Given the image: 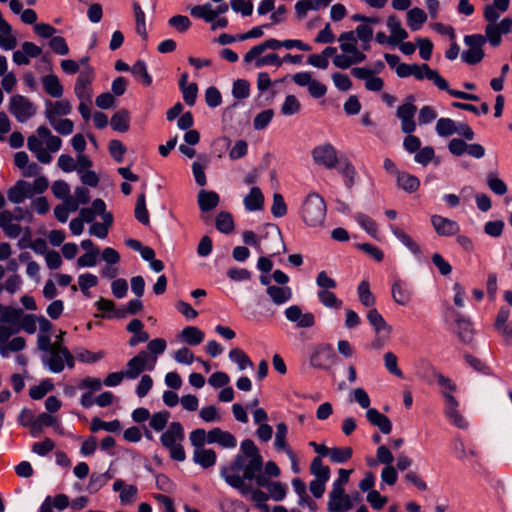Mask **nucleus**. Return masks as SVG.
<instances>
[{"mask_svg":"<svg viewBox=\"0 0 512 512\" xmlns=\"http://www.w3.org/2000/svg\"><path fill=\"white\" fill-rule=\"evenodd\" d=\"M262 470L263 458L258 447L251 439H245L241 442L240 453L230 466L221 469L220 475L229 486L237 489L241 495H246L252 481L257 486L267 484V477Z\"/></svg>","mask_w":512,"mask_h":512,"instance_id":"obj_1","label":"nucleus"},{"mask_svg":"<svg viewBox=\"0 0 512 512\" xmlns=\"http://www.w3.org/2000/svg\"><path fill=\"white\" fill-rule=\"evenodd\" d=\"M20 308L4 307L0 314V355L8 358L11 353L22 351L26 341L21 336H15L20 332Z\"/></svg>","mask_w":512,"mask_h":512,"instance_id":"obj_2","label":"nucleus"},{"mask_svg":"<svg viewBox=\"0 0 512 512\" xmlns=\"http://www.w3.org/2000/svg\"><path fill=\"white\" fill-rule=\"evenodd\" d=\"M61 146V138L53 135L46 126L38 127L35 134L30 135L27 139L28 149L43 164L50 163L52 161L51 153L58 152Z\"/></svg>","mask_w":512,"mask_h":512,"instance_id":"obj_3","label":"nucleus"},{"mask_svg":"<svg viewBox=\"0 0 512 512\" xmlns=\"http://www.w3.org/2000/svg\"><path fill=\"white\" fill-rule=\"evenodd\" d=\"M338 41L342 54L333 58V65L339 69H348L353 65L366 60V54L357 47L358 38L354 31H346L340 34Z\"/></svg>","mask_w":512,"mask_h":512,"instance_id":"obj_4","label":"nucleus"},{"mask_svg":"<svg viewBox=\"0 0 512 512\" xmlns=\"http://www.w3.org/2000/svg\"><path fill=\"white\" fill-rule=\"evenodd\" d=\"M411 76L417 80L427 79L432 81L438 89L448 92L455 98L469 101L479 100V97L475 94L450 89L448 82L438 73V71L431 69L427 64H412Z\"/></svg>","mask_w":512,"mask_h":512,"instance_id":"obj_5","label":"nucleus"},{"mask_svg":"<svg viewBox=\"0 0 512 512\" xmlns=\"http://www.w3.org/2000/svg\"><path fill=\"white\" fill-rule=\"evenodd\" d=\"M326 210L324 199L317 193H309L301 206V219L308 227H320L325 221Z\"/></svg>","mask_w":512,"mask_h":512,"instance_id":"obj_6","label":"nucleus"},{"mask_svg":"<svg viewBox=\"0 0 512 512\" xmlns=\"http://www.w3.org/2000/svg\"><path fill=\"white\" fill-rule=\"evenodd\" d=\"M184 438V429L180 422H171L160 437L162 446L169 451L170 457L178 462H182L186 458L182 445Z\"/></svg>","mask_w":512,"mask_h":512,"instance_id":"obj_7","label":"nucleus"},{"mask_svg":"<svg viewBox=\"0 0 512 512\" xmlns=\"http://www.w3.org/2000/svg\"><path fill=\"white\" fill-rule=\"evenodd\" d=\"M42 363L50 372L61 373L65 366L69 369L74 368L75 359L67 347L60 341H54V348L43 354Z\"/></svg>","mask_w":512,"mask_h":512,"instance_id":"obj_8","label":"nucleus"},{"mask_svg":"<svg viewBox=\"0 0 512 512\" xmlns=\"http://www.w3.org/2000/svg\"><path fill=\"white\" fill-rule=\"evenodd\" d=\"M354 498H359L358 493L354 497L345 492V488H331L328 494L327 510L329 512H348L354 507Z\"/></svg>","mask_w":512,"mask_h":512,"instance_id":"obj_9","label":"nucleus"},{"mask_svg":"<svg viewBox=\"0 0 512 512\" xmlns=\"http://www.w3.org/2000/svg\"><path fill=\"white\" fill-rule=\"evenodd\" d=\"M155 365L156 357H150L147 351H140L127 362L126 370L124 371L125 377L127 379H136L143 371L154 370Z\"/></svg>","mask_w":512,"mask_h":512,"instance_id":"obj_10","label":"nucleus"},{"mask_svg":"<svg viewBox=\"0 0 512 512\" xmlns=\"http://www.w3.org/2000/svg\"><path fill=\"white\" fill-rule=\"evenodd\" d=\"M464 42L469 48L462 53V60L470 65L479 63L484 57L482 46L486 42L485 37L481 34L467 35Z\"/></svg>","mask_w":512,"mask_h":512,"instance_id":"obj_11","label":"nucleus"},{"mask_svg":"<svg viewBox=\"0 0 512 512\" xmlns=\"http://www.w3.org/2000/svg\"><path fill=\"white\" fill-rule=\"evenodd\" d=\"M417 107L414 105V97L408 96L405 101L397 108L396 116L401 122V130L403 133L411 134L416 130V122L414 120Z\"/></svg>","mask_w":512,"mask_h":512,"instance_id":"obj_12","label":"nucleus"},{"mask_svg":"<svg viewBox=\"0 0 512 512\" xmlns=\"http://www.w3.org/2000/svg\"><path fill=\"white\" fill-rule=\"evenodd\" d=\"M94 79L95 70L93 67H87L79 73L74 86V93L79 101L92 100Z\"/></svg>","mask_w":512,"mask_h":512,"instance_id":"obj_13","label":"nucleus"},{"mask_svg":"<svg viewBox=\"0 0 512 512\" xmlns=\"http://www.w3.org/2000/svg\"><path fill=\"white\" fill-rule=\"evenodd\" d=\"M9 111L19 122H26L36 114V107L25 96L14 95L9 101Z\"/></svg>","mask_w":512,"mask_h":512,"instance_id":"obj_14","label":"nucleus"},{"mask_svg":"<svg viewBox=\"0 0 512 512\" xmlns=\"http://www.w3.org/2000/svg\"><path fill=\"white\" fill-rule=\"evenodd\" d=\"M335 358L332 346L322 343L312 347L309 361L314 368L328 369L334 363Z\"/></svg>","mask_w":512,"mask_h":512,"instance_id":"obj_15","label":"nucleus"},{"mask_svg":"<svg viewBox=\"0 0 512 512\" xmlns=\"http://www.w3.org/2000/svg\"><path fill=\"white\" fill-rule=\"evenodd\" d=\"M312 158L317 165L327 169H333L338 163V155L334 146L330 143L320 144L313 148Z\"/></svg>","mask_w":512,"mask_h":512,"instance_id":"obj_16","label":"nucleus"},{"mask_svg":"<svg viewBox=\"0 0 512 512\" xmlns=\"http://www.w3.org/2000/svg\"><path fill=\"white\" fill-rule=\"evenodd\" d=\"M353 77L364 81V87L368 91L380 92L384 87V80L375 75L368 67H353L351 69Z\"/></svg>","mask_w":512,"mask_h":512,"instance_id":"obj_17","label":"nucleus"},{"mask_svg":"<svg viewBox=\"0 0 512 512\" xmlns=\"http://www.w3.org/2000/svg\"><path fill=\"white\" fill-rule=\"evenodd\" d=\"M512 29V19L504 18L500 23L488 24L485 28V39L492 46L497 47L501 43L502 34H508Z\"/></svg>","mask_w":512,"mask_h":512,"instance_id":"obj_18","label":"nucleus"},{"mask_svg":"<svg viewBox=\"0 0 512 512\" xmlns=\"http://www.w3.org/2000/svg\"><path fill=\"white\" fill-rule=\"evenodd\" d=\"M444 403V414L449 422L460 429L467 428V422L458 410L459 403L455 397L446 393Z\"/></svg>","mask_w":512,"mask_h":512,"instance_id":"obj_19","label":"nucleus"},{"mask_svg":"<svg viewBox=\"0 0 512 512\" xmlns=\"http://www.w3.org/2000/svg\"><path fill=\"white\" fill-rule=\"evenodd\" d=\"M446 320L454 323V330L458 333L459 338L463 342H470L473 337V329L469 320L464 317L454 314L452 311L447 313Z\"/></svg>","mask_w":512,"mask_h":512,"instance_id":"obj_20","label":"nucleus"},{"mask_svg":"<svg viewBox=\"0 0 512 512\" xmlns=\"http://www.w3.org/2000/svg\"><path fill=\"white\" fill-rule=\"evenodd\" d=\"M286 318L295 323L298 328H310L315 324V317L312 313H303L299 306L292 305L285 310Z\"/></svg>","mask_w":512,"mask_h":512,"instance_id":"obj_21","label":"nucleus"},{"mask_svg":"<svg viewBox=\"0 0 512 512\" xmlns=\"http://www.w3.org/2000/svg\"><path fill=\"white\" fill-rule=\"evenodd\" d=\"M72 107L68 100L62 99L58 101L47 100L45 102V117L48 122L67 116L71 113Z\"/></svg>","mask_w":512,"mask_h":512,"instance_id":"obj_22","label":"nucleus"},{"mask_svg":"<svg viewBox=\"0 0 512 512\" xmlns=\"http://www.w3.org/2000/svg\"><path fill=\"white\" fill-rule=\"evenodd\" d=\"M431 224L439 236H453L460 231V226L456 221L440 215H432Z\"/></svg>","mask_w":512,"mask_h":512,"instance_id":"obj_23","label":"nucleus"},{"mask_svg":"<svg viewBox=\"0 0 512 512\" xmlns=\"http://www.w3.org/2000/svg\"><path fill=\"white\" fill-rule=\"evenodd\" d=\"M208 444H218L223 448L232 449L237 446V439L235 436L220 428H213L208 432Z\"/></svg>","mask_w":512,"mask_h":512,"instance_id":"obj_24","label":"nucleus"},{"mask_svg":"<svg viewBox=\"0 0 512 512\" xmlns=\"http://www.w3.org/2000/svg\"><path fill=\"white\" fill-rule=\"evenodd\" d=\"M273 448L276 452L288 454L293 452V448L288 443V426L285 422H279L275 426Z\"/></svg>","mask_w":512,"mask_h":512,"instance_id":"obj_25","label":"nucleus"},{"mask_svg":"<svg viewBox=\"0 0 512 512\" xmlns=\"http://www.w3.org/2000/svg\"><path fill=\"white\" fill-rule=\"evenodd\" d=\"M33 196L30 183L24 180L17 181L7 192L8 200L15 204H20L26 198H32Z\"/></svg>","mask_w":512,"mask_h":512,"instance_id":"obj_26","label":"nucleus"},{"mask_svg":"<svg viewBox=\"0 0 512 512\" xmlns=\"http://www.w3.org/2000/svg\"><path fill=\"white\" fill-rule=\"evenodd\" d=\"M283 47L282 41L277 39H267L255 46H253L243 57L245 63L253 62L258 56L264 53L267 49L277 50Z\"/></svg>","mask_w":512,"mask_h":512,"instance_id":"obj_27","label":"nucleus"},{"mask_svg":"<svg viewBox=\"0 0 512 512\" xmlns=\"http://www.w3.org/2000/svg\"><path fill=\"white\" fill-rule=\"evenodd\" d=\"M113 490L119 492V499L123 505L132 504L138 495V488L135 485H127L121 479L113 483Z\"/></svg>","mask_w":512,"mask_h":512,"instance_id":"obj_28","label":"nucleus"},{"mask_svg":"<svg viewBox=\"0 0 512 512\" xmlns=\"http://www.w3.org/2000/svg\"><path fill=\"white\" fill-rule=\"evenodd\" d=\"M0 228L11 239L17 238L21 234V226L15 223L12 212L8 210L0 212Z\"/></svg>","mask_w":512,"mask_h":512,"instance_id":"obj_29","label":"nucleus"},{"mask_svg":"<svg viewBox=\"0 0 512 512\" xmlns=\"http://www.w3.org/2000/svg\"><path fill=\"white\" fill-rule=\"evenodd\" d=\"M366 417H367L368 421L372 425L377 426L383 434H389L391 432V430H392L391 421L389 420V418L387 416L380 413L377 409L369 408L366 411Z\"/></svg>","mask_w":512,"mask_h":512,"instance_id":"obj_30","label":"nucleus"},{"mask_svg":"<svg viewBox=\"0 0 512 512\" xmlns=\"http://www.w3.org/2000/svg\"><path fill=\"white\" fill-rule=\"evenodd\" d=\"M387 26L390 31L389 44L396 45L408 37V33L402 27L400 20L395 16H389Z\"/></svg>","mask_w":512,"mask_h":512,"instance_id":"obj_31","label":"nucleus"},{"mask_svg":"<svg viewBox=\"0 0 512 512\" xmlns=\"http://www.w3.org/2000/svg\"><path fill=\"white\" fill-rule=\"evenodd\" d=\"M54 427L56 430L59 428L57 417L50 413H41L31 424V433L35 437L42 432L44 427Z\"/></svg>","mask_w":512,"mask_h":512,"instance_id":"obj_32","label":"nucleus"},{"mask_svg":"<svg viewBox=\"0 0 512 512\" xmlns=\"http://www.w3.org/2000/svg\"><path fill=\"white\" fill-rule=\"evenodd\" d=\"M179 338L187 345L197 346L203 342L205 335L196 326H186L181 330Z\"/></svg>","mask_w":512,"mask_h":512,"instance_id":"obj_33","label":"nucleus"},{"mask_svg":"<svg viewBox=\"0 0 512 512\" xmlns=\"http://www.w3.org/2000/svg\"><path fill=\"white\" fill-rule=\"evenodd\" d=\"M367 319L373 326L376 334L380 335L381 333H384L386 334V338L389 337V334L392 331V327L385 321V319L377 310H370L367 314Z\"/></svg>","mask_w":512,"mask_h":512,"instance_id":"obj_34","label":"nucleus"},{"mask_svg":"<svg viewBox=\"0 0 512 512\" xmlns=\"http://www.w3.org/2000/svg\"><path fill=\"white\" fill-rule=\"evenodd\" d=\"M216 459V453L212 449H194L193 461L204 469L214 466Z\"/></svg>","mask_w":512,"mask_h":512,"instance_id":"obj_35","label":"nucleus"},{"mask_svg":"<svg viewBox=\"0 0 512 512\" xmlns=\"http://www.w3.org/2000/svg\"><path fill=\"white\" fill-rule=\"evenodd\" d=\"M244 206L248 211H257L263 209L264 196L260 188L253 187L244 198Z\"/></svg>","mask_w":512,"mask_h":512,"instance_id":"obj_36","label":"nucleus"},{"mask_svg":"<svg viewBox=\"0 0 512 512\" xmlns=\"http://www.w3.org/2000/svg\"><path fill=\"white\" fill-rule=\"evenodd\" d=\"M42 85L45 92L54 98H60L63 95V86L59 78L54 74L46 75L42 78Z\"/></svg>","mask_w":512,"mask_h":512,"instance_id":"obj_37","label":"nucleus"},{"mask_svg":"<svg viewBox=\"0 0 512 512\" xmlns=\"http://www.w3.org/2000/svg\"><path fill=\"white\" fill-rule=\"evenodd\" d=\"M219 195L214 191L201 190L198 194V205L201 211L207 212L219 204Z\"/></svg>","mask_w":512,"mask_h":512,"instance_id":"obj_38","label":"nucleus"},{"mask_svg":"<svg viewBox=\"0 0 512 512\" xmlns=\"http://www.w3.org/2000/svg\"><path fill=\"white\" fill-rule=\"evenodd\" d=\"M190 14L195 18L204 20L207 23H212L217 18L215 10L210 3L192 6L190 8Z\"/></svg>","mask_w":512,"mask_h":512,"instance_id":"obj_39","label":"nucleus"},{"mask_svg":"<svg viewBox=\"0 0 512 512\" xmlns=\"http://www.w3.org/2000/svg\"><path fill=\"white\" fill-rule=\"evenodd\" d=\"M391 231L394 236L405 246L407 247L413 254L420 255L421 248L416 241H414L404 230L397 226H391Z\"/></svg>","mask_w":512,"mask_h":512,"instance_id":"obj_40","label":"nucleus"},{"mask_svg":"<svg viewBox=\"0 0 512 512\" xmlns=\"http://www.w3.org/2000/svg\"><path fill=\"white\" fill-rule=\"evenodd\" d=\"M397 185L408 193H413L418 190L420 186V180L407 172H400L397 176Z\"/></svg>","mask_w":512,"mask_h":512,"instance_id":"obj_41","label":"nucleus"},{"mask_svg":"<svg viewBox=\"0 0 512 512\" xmlns=\"http://www.w3.org/2000/svg\"><path fill=\"white\" fill-rule=\"evenodd\" d=\"M427 20V14L423 9L415 7L407 12V25L412 31L419 30Z\"/></svg>","mask_w":512,"mask_h":512,"instance_id":"obj_42","label":"nucleus"},{"mask_svg":"<svg viewBox=\"0 0 512 512\" xmlns=\"http://www.w3.org/2000/svg\"><path fill=\"white\" fill-rule=\"evenodd\" d=\"M131 73L137 81L148 87L152 84V77L148 72L147 65L144 61L138 60L131 67Z\"/></svg>","mask_w":512,"mask_h":512,"instance_id":"obj_43","label":"nucleus"},{"mask_svg":"<svg viewBox=\"0 0 512 512\" xmlns=\"http://www.w3.org/2000/svg\"><path fill=\"white\" fill-rule=\"evenodd\" d=\"M90 430L92 432H98L100 430H104L111 433L120 432L121 423L119 420L115 419L112 421H103L98 417H94L91 420Z\"/></svg>","mask_w":512,"mask_h":512,"instance_id":"obj_44","label":"nucleus"},{"mask_svg":"<svg viewBox=\"0 0 512 512\" xmlns=\"http://www.w3.org/2000/svg\"><path fill=\"white\" fill-rule=\"evenodd\" d=\"M103 223H93L89 228V234L100 239H104L108 235L109 228L113 223L112 214H104Z\"/></svg>","mask_w":512,"mask_h":512,"instance_id":"obj_45","label":"nucleus"},{"mask_svg":"<svg viewBox=\"0 0 512 512\" xmlns=\"http://www.w3.org/2000/svg\"><path fill=\"white\" fill-rule=\"evenodd\" d=\"M354 32L361 43L362 50L368 51L370 49V42L373 39V27H370L369 24L362 23L356 27Z\"/></svg>","mask_w":512,"mask_h":512,"instance_id":"obj_46","label":"nucleus"},{"mask_svg":"<svg viewBox=\"0 0 512 512\" xmlns=\"http://www.w3.org/2000/svg\"><path fill=\"white\" fill-rule=\"evenodd\" d=\"M229 359L238 366L239 370L253 368L254 364L248 355L240 348H233L229 352Z\"/></svg>","mask_w":512,"mask_h":512,"instance_id":"obj_47","label":"nucleus"},{"mask_svg":"<svg viewBox=\"0 0 512 512\" xmlns=\"http://www.w3.org/2000/svg\"><path fill=\"white\" fill-rule=\"evenodd\" d=\"M97 309L101 312L99 316L103 318H119L123 312L114 307L112 301L101 298L96 302Z\"/></svg>","mask_w":512,"mask_h":512,"instance_id":"obj_48","label":"nucleus"},{"mask_svg":"<svg viewBox=\"0 0 512 512\" xmlns=\"http://www.w3.org/2000/svg\"><path fill=\"white\" fill-rule=\"evenodd\" d=\"M129 120V112L121 109L112 116L110 124L115 131L126 132L129 129Z\"/></svg>","mask_w":512,"mask_h":512,"instance_id":"obj_49","label":"nucleus"},{"mask_svg":"<svg viewBox=\"0 0 512 512\" xmlns=\"http://www.w3.org/2000/svg\"><path fill=\"white\" fill-rule=\"evenodd\" d=\"M54 383L51 379H44L38 385L29 389V396L34 400L42 399L47 393L54 390Z\"/></svg>","mask_w":512,"mask_h":512,"instance_id":"obj_50","label":"nucleus"},{"mask_svg":"<svg viewBox=\"0 0 512 512\" xmlns=\"http://www.w3.org/2000/svg\"><path fill=\"white\" fill-rule=\"evenodd\" d=\"M353 454L351 447H332L329 450L328 457L333 463H345L351 459Z\"/></svg>","mask_w":512,"mask_h":512,"instance_id":"obj_51","label":"nucleus"},{"mask_svg":"<svg viewBox=\"0 0 512 512\" xmlns=\"http://www.w3.org/2000/svg\"><path fill=\"white\" fill-rule=\"evenodd\" d=\"M74 353V359L76 358L78 361L88 364L95 363L105 356V353L103 351L92 352L85 348H77L75 349Z\"/></svg>","mask_w":512,"mask_h":512,"instance_id":"obj_52","label":"nucleus"},{"mask_svg":"<svg viewBox=\"0 0 512 512\" xmlns=\"http://www.w3.org/2000/svg\"><path fill=\"white\" fill-rule=\"evenodd\" d=\"M135 218L143 225L150 223L149 212L146 207V197L144 193H141L137 197L135 206Z\"/></svg>","mask_w":512,"mask_h":512,"instance_id":"obj_53","label":"nucleus"},{"mask_svg":"<svg viewBox=\"0 0 512 512\" xmlns=\"http://www.w3.org/2000/svg\"><path fill=\"white\" fill-rule=\"evenodd\" d=\"M310 471L316 479L328 481L330 478V468L323 464L320 457H316L312 460Z\"/></svg>","mask_w":512,"mask_h":512,"instance_id":"obj_54","label":"nucleus"},{"mask_svg":"<svg viewBox=\"0 0 512 512\" xmlns=\"http://www.w3.org/2000/svg\"><path fill=\"white\" fill-rule=\"evenodd\" d=\"M133 11L136 22V32L143 38L147 37L146 16L138 2L133 3Z\"/></svg>","mask_w":512,"mask_h":512,"instance_id":"obj_55","label":"nucleus"},{"mask_svg":"<svg viewBox=\"0 0 512 512\" xmlns=\"http://www.w3.org/2000/svg\"><path fill=\"white\" fill-rule=\"evenodd\" d=\"M456 123L451 118L438 119L435 130L441 137H448L456 133Z\"/></svg>","mask_w":512,"mask_h":512,"instance_id":"obj_56","label":"nucleus"},{"mask_svg":"<svg viewBox=\"0 0 512 512\" xmlns=\"http://www.w3.org/2000/svg\"><path fill=\"white\" fill-rule=\"evenodd\" d=\"M301 111V103L298 98L294 95L286 96L282 106L281 113L284 116H292L298 114Z\"/></svg>","mask_w":512,"mask_h":512,"instance_id":"obj_57","label":"nucleus"},{"mask_svg":"<svg viewBox=\"0 0 512 512\" xmlns=\"http://www.w3.org/2000/svg\"><path fill=\"white\" fill-rule=\"evenodd\" d=\"M170 413L168 411H160L152 414L149 419L151 429L156 432L162 431L168 424Z\"/></svg>","mask_w":512,"mask_h":512,"instance_id":"obj_58","label":"nucleus"},{"mask_svg":"<svg viewBox=\"0 0 512 512\" xmlns=\"http://www.w3.org/2000/svg\"><path fill=\"white\" fill-rule=\"evenodd\" d=\"M20 331L23 330L28 334H33L37 330L38 318L33 314H24L20 309Z\"/></svg>","mask_w":512,"mask_h":512,"instance_id":"obj_59","label":"nucleus"},{"mask_svg":"<svg viewBox=\"0 0 512 512\" xmlns=\"http://www.w3.org/2000/svg\"><path fill=\"white\" fill-rule=\"evenodd\" d=\"M216 227L222 233H231L234 229L232 215L228 212H220L216 217Z\"/></svg>","mask_w":512,"mask_h":512,"instance_id":"obj_60","label":"nucleus"},{"mask_svg":"<svg viewBox=\"0 0 512 512\" xmlns=\"http://www.w3.org/2000/svg\"><path fill=\"white\" fill-rule=\"evenodd\" d=\"M354 218L362 229H364L372 237H376L378 231L377 224L372 218L363 213L355 214Z\"/></svg>","mask_w":512,"mask_h":512,"instance_id":"obj_61","label":"nucleus"},{"mask_svg":"<svg viewBox=\"0 0 512 512\" xmlns=\"http://www.w3.org/2000/svg\"><path fill=\"white\" fill-rule=\"evenodd\" d=\"M318 298L320 302L328 308H341V300H339L331 290H319Z\"/></svg>","mask_w":512,"mask_h":512,"instance_id":"obj_62","label":"nucleus"},{"mask_svg":"<svg viewBox=\"0 0 512 512\" xmlns=\"http://www.w3.org/2000/svg\"><path fill=\"white\" fill-rule=\"evenodd\" d=\"M274 117V111L273 109H266L258 113L254 120H253V126L255 130H263L265 129L271 120Z\"/></svg>","mask_w":512,"mask_h":512,"instance_id":"obj_63","label":"nucleus"},{"mask_svg":"<svg viewBox=\"0 0 512 512\" xmlns=\"http://www.w3.org/2000/svg\"><path fill=\"white\" fill-rule=\"evenodd\" d=\"M52 128L61 135H70L74 130V123L70 119H55L49 122Z\"/></svg>","mask_w":512,"mask_h":512,"instance_id":"obj_64","label":"nucleus"}]
</instances>
